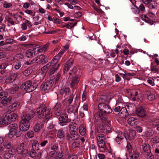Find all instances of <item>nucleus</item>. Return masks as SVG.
Masks as SVG:
<instances>
[{
	"label": "nucleus",
	"instance_id": "f257e3e1",
	"mask_svg": "<svg viewBox=\"0 0 159 159\" xmlns=\"http://www.w3.org/2000/svg\"><path fill=\"white\" fill-rule=\"evenodd\" d=\"M99 111L95 114L96 120L104 121L107 119V115L110 114L112 110L110 106L105 102H101L98 105Z\"/></svg>",
	"mask_w": 159,
	"mask_h": 159
},
{
	"label": "nucleus",
	"instance_id": "f03ea898",
	"mask_svg": "<svg viewBox=\"0 0 159 159\" xmlns=\"http://www.w3.org/2000/svg\"><path fill=\"white\" fill-rule=\"evenodd\" d=\"M36 113L39 118H43L44 121H47L52 116V113L49 110H47L44 105H40L36 109Z\"/></svg>",
	"mask_w": 159,
	"mask_h": 159
},
{
	"label": "nucleus",
	"instance_id": "7ed1b4c3",
	"mask_svg": "<svg viewBox=\"0 0 159 159\" xmlns=\"http://www.w3.org/2000/svg\"><path fill=\"white\" fill-rule=\"evenodd\" d=\"M37 86V84L35 83H32L30 81H27L23 83L21 86V88L27 92L30 93L34 90Z\"/></svg>",
	"mask_w": 159,
	"mask_h": 159
},
{
	"label": "nucleus",
	"instance_id": "20e7f679",
	"mask_svg": "<svg viewBox=\"0 0 159 159\" xmlns=\"http://www.w3.org/2000/svg\"><path fill=\"white\" fill-rule=\"evenodd\" d=\"M102 122L105 125L107 126L106 132L108 135L111 137H115L117 136L118 131L114 130L113 128L111 126L110 121L109 120L107 119V120Z\"/></svg>",
	"mask_w": 159,
	"mask_h": 159
},
{
	"label": "nucleus",
	"instance_id": "39448f33",
	"mask_svg": "<svg viewBox=\"0 0 159 159\" xmlns=\"http://www.w3.org/2000/svg\"><path fill=\"white\" fill-rule=\"evenodd\" d=\"M142 148L144 152L145 157L147 159H154V156L151 152L149 144H143L142 145Z\"/></svg>",
	"mask_w": 159,
	"mask_h": 159
},
{
	"label": "nucleus",
	"instance_id": "423d86ee",
	"mask_svg": "<svg viewBox=\"0 0 159 159\" xmlns=\"http://www.w3.org/2000/svg\"><path fill=\"white\" fill-rule=\"evenodd\" d=\"M59 60L58 59L56 56H55L50 62V65L52 66L49 71L51 75L54 74L58 70L60 65L59 63L57 62Z\"/></svg>",
	"mask_w": 159,
	"mask_h": 159
},
{
	"label": "nucleus",
	"instance_id": "0eeeda50",
	"mask_svg": "<svg viewBox=\"0 0 159 159\" xmlns=\"http://www.w3.org/2000/svg\"><path fill=\"white\" fill-rule=\"evenodd\" d=\"M79 135L75 131H71L69 134H67L66 140L69 142H71L74 140H76L79 138Z\"/></svg>",
	"mask_w": 159,
	"mask_h": 159
},
{
	"label": "nucleus",
	"instance_id": "6e6552de",
	"mask_svg": "<svg viewBox=\"0 0 159 159\" xmlns=\"http://www.w3.org/2000/svg\"><path fill=\"white\" fill-rule=\"evenodd\" d=\"M34 112L31 110L29 112L23 114L21 116V120L20 121L22 122L30 123L29 121L34 117Z\"/></svg>",
	"mask_w": 159,
	"mask_h": 159
},
{
	"label": "nucleus",
	"instance_id": "1a4fd4ad",
	"mask_svg": "<svg viewBox=\"0 0 159 159\" xmlns=\"http://www.w3.org/2000/svg\"><path fill=\"white\" fill-rule=\"evenodd\" d=\"M8 128L9 130V137L12 138L13 135H15L16 131L18 130V125L16 123L11 124L8 126Z\"/></svg>",
	"mask_w": 159,
	"mask_h": 159
},
{
	"label": "nucleus",
	"instance_id": "9d476101",
	"mask_svg": "<svg viewBox=\"0 0 159 159\" xmlns=\"http://www.w3.org/2000/svg\"><path fill=\"white\" fill-rule=\"evenodd\" d=\"M22 156L23 157L27 156L28 155L31 157L34 158L36 156V153L34 150H30L29 151L27 149H24L21 152Z\"/></svg>",
	"mask_w": 159,
	"mask_h": 159
},
{
	"label": "nucleus",
	"instance_id": "9b49d317",
	"mask_svg": "<svg viewBox=\"0 0 159 159\" xmlns=\"http://www.w3.org/2000/svg\"><path fill=\"white\" fill-rule=\"evenodd\" d=\"M136 115L141 118H144L146 116L147 112L142 106L136 108Z\"/></svg>",
	"mask_w": 159,
	"mask_h": 159
},
{
	"label": "nucleus",
	"instance_id": "f8f14e48",
	"mask_svg": "<svg viewBox=\"0 0 159 159\" xmlns=\"http://www.w3.org/2000/svg\"><path fill=\"white\" fill-rule=\"evenodd\" d=\"M54 83V82L52 80H48L43 85L42 89L46 92L52 88Z\"/></svg>",
	"mask_w": 159,
	"mask_h": 159
},
{
	"label": "nucleus",
	"instance_id": "ddd939ff",
	"mask_svg": "<svg viewBox=\"0 0 159 159\" xmlns=\"http://www.w3.org/2000/svg\"><path fill=\"white\" fill-rule=\"evenodd\" d=\"M36 65H43L48 61L46 57L43 55L41 54L37 57L35 58Z\"/></svg>",
	"mask_w": 159,
	"mask_h": 159
},
{
	"label": "nucleus",
	"instance_id": "4468645a",
	"mask_svg": "<svg viewBox=\"0 0 159 159\" xmlns=\"http://www.w3.org/2000/svg\"><path fill=\"white\" fill-rule=\"evenodd\" d=\"M60 124L61 125L63 126L66 124L67 123L70 121V119H69L68 115L66 114L62 115L59 118Z\"/></svg>",
	"mask_w": 159,
	"mask_h": 159
},
{
	"label": "nucleus",
	"instance_id": "2eb2a0df",
	"mask_svg": "<svg viewBox=\"0 0 159 159\" xmlns=\"http://www.w3.org/2000/svg\"><path fill=\"white\" fill-rule=\"evenodd\" d=\"M9 114L5 113L2 117L1 118L0 121L2 125H6L10 123V121Z\"/></svg>",
	"mask_w": 159,
	"mask_h": 159
},
{
	"label": "nucleus",
	"instance_id": "dca6fc26",
	"mask_svg": "<svg viewBox=\"0 0 159 159\" xmlns=\"http://www.w3.org/2000/svg\"><path fill=\"white\" fill-rule=\"evenodd\" d=\"M80 77V75H78L72 76L71 82L70 83V85L72 89L76 88L75 86L79 82Z\"/></svg>",
	"mask_w": 159,
	"mask_h": 159
},
{
	"label": "nucleus",
	"instance_id": "f3484780",
	"mask_svg": "<svg viewBox=\"0 0 159 159\" xmlns=\"http://www.w3.org/2000/svg\"><path fill=\"white\" fill-rule=\"evenodd\" d=\"M71 93L70 88L66 85L63 86L61 89L60 94L61 95H68Z\"/></svg>",
	"mask_w": 159,
	"mask_h": 159
},
{
	"label": "nucleus",
	"instance_id": "a211bd4d",
	"mask_svg": "<svg viewBox=\"0 0 159 159\" xmlns=\"http://www.w3.org/2000/svg\"><path fill=\"white\" fill-rule=\"evenodd\" d=\"M124 135V137L125 139L129 140L133 139L136 135L135 130H130L129 133H123Z\"/></svg>",
	"mask_w": 159,
	"mask_h": 159
},
{
	"label": "nucleus",
	"instance_id": "6ab92c4d",
	"mask_svg": "<svg viewBox=\"0 0 159 159\" xmlns=\"http://www.w3.org/2000/svg\"><path fill=\"white\" fill-rule=\"evenodd\" d=\"M115 140L118 144H121L123 143V139L124 137V135L123 133L121 131L118 132V134L116 136Z\"/></svg>",
	"mask_w": 159,
	"mask_h": 159
},
{
	"label": "nucleus",
	"instance_id": "aec40b11",
	"mask_svg": "<svg viewBox=\"0 0 159 159\" xmlns=\"http://www.w3.org/2000/svg\"><path fill=\"white\" fill-rule=\"evenodd\" d=\"M17 74L16 73H11L6 80L5 82L6 84H9L12 83L14 81L17 76Z\"/></svg>",
	"mask_w": 159,
	"mask_h": 159
},
{
	"label": "nucleus",
	"instance_id": "412c9836",
	"mask_svg": "<svg viewBox=\"0 0 159 159\" xmlns=\"http://www.w3.org/2000/svg\"><path fill=\"white\" fill-rule=\"evenodd\" d=\"M28 143L26 141H24L19 145L16 148V151L18 154H20L22 151L27 145Z\"/></svg>",
	"mask_w": 159,
	"mask_h": 159
},
{
	"label": "nucleus",
	"instance_id": "4be33fe9",
	"mask_svg": "<svg viewBox=\"0 0 159 159\" xmlns=\"http://www.w3.org/2000/svg\"><path fill=\"white\" fill-rule=\"evenodd\" d=\"M30 125V123L22 122L20 121L19 126L20 129L23 131H26L29 129Z\"/></svg>",
	"mask_w": 159,
	"mask_h": 159
},
{
	"label": "nucleus",
	"instance_id": "5701e85b",
	"mask_svg": "<svg viewBox=\"0 0 159 159\" xmlns=\"http://www.w3.org/2000/svg\"><path fill=\"white\" fill-rule=\"evenodd\" d=\"M150 127L154 128L157 126H159V119H152L150 120L148 122Z\"/></svg>",
	"mask_w": 159,
	"mask_h": 159
},
{
	"label": "nucleus",
	"instance_id": "b1692460",
	"mask_svg": "<svg viewBox=\"0 0 159 159\" xmlns=\"http://www.w3.org/2000/svg\"><path fill=\"white\" fill-rule=\"evenodd\" d=\"M55 72H56L54 74L52 75H51L49 72V74L50 78L52 79L51 80H53L55 84H56L60 80L61 74L59 73H55Z\"/></svg>",
	"mask_w": 159,
	"mask_h": 159
},
{
	"label": "nucleus",
	"instance_id": "393cba45",
	"mask_svg": "<svg viewBox=\"0 0 159 159\" xmlns=\"http://www.w3.org/2000/svg\"><path fill=\"white\" fill-rule=\"evenodd\" d=\"M105 129L103 124L101 123L97 125L96 128V131L98 134L104 133H105Z\"/></svg>",
	"mask_w": 159,
	"mask_h": 159
},
{
	"label": "nucleus",
	"instance_id": "a878e982",
	"mask_svg": "<svg viewBox=\"0 0 159 159\" xmlns=\"http://www.w3.org/2000/svg\"><path fill=\"white\" fill-rule=\"evenodd\" d=\"M61 104L60 102H57L54 107V112L57 116H59L61 113Z\"/></svg>",
	"mask_w": 159,
	"mask_h": 159
},
{
	"label": "nucleus",
	"instance_id": "bb28decb",
	"mask_svg": "<svg viewBox=\"0 0 159 159\" xmlns=\"http://www.w3.org/2000/svg\"><path fill=\"white\" fill-rule=\"evenodd\" d=\"M125 107L128 115L133 113L135 108V106L133 103L128 104Z\"/></svg>",
	"mask_w": 159,
	"mask_h": 159
},
{
	"label": "nucleus",
	"instance_id": "cd10ccee",
	"mask_svg": "<svg viewBox=\"0 0 159 159\" xmlns=\"http://www.w3.org/2000/svg\"><path fill=\"white\" fill-rule=\"evenodd\" d=\"M35 55L34 51L31 50V49H29L27 50L25 53V56L28 58H32Z\"/></svg>",
	"mask_w": 159,
	"mask_h": 159
},
{
	"label": "nucleus",
	"instance_id": "c85d7f7f",
	"mask_svg": "<svg viewBox=\"0 0 159 159\" xmlns=\"http://www.w3.org/2000/svg\"><path fill=\"white\" fill-rule=\"evenodd\" d=\"M79 130L80 134L81 135H84L86 131V126L84 124H81L79 127Z\"/></svg>",
	"mask_w": 159,
	"mask_h": 159
},
{
	"label": "nucleus",
	"instance_id": "c756f323",
	"mask_svg": "<svg viewBox=\"0 0 159 159\" xmlns=\"http://www.w3.org/2000/svg\"><path fill=\"white\" fill-rule=\"evenodd\" d=\"M74 98V95L72 94L68 98L64 100L63 101V104L65 106L66 105V102L69 104H70L72 102Z\"/></svg>",
	"mask_w": 159,
	"mask_h": 159
},
{
	"label": "nucleus",
	"instance_id": "7c9ffc66",
	"mask_svg": "<svg viewBox=\"0 0 159 159\" xmlns=\"http://www.w3.org/2000/svg\"><path fill=\"white\" fill-rule=\"evenodd\" d=\"M12 98V97L11 96H9L8 97L7 96L1 101V103L2 105H5L10 103Z\"/></svg>",
	"mask_w": 159,
	"mask_h": 159
},
{
	"label": "nucleus",
	"instance_id": "2f4dec72",
	"mask_svg": "<svg viewBox=\"0 0 159 159\" xmlns=\"http://www.w3.org/2000/svg\"><path fill=\"white\" fill-rule=\"evenodd\" d=\"M43 126V125L41 123H38L35 125L34 127V131L36 132H39L41 129H42Z\"/></svg>",
	"mask_w": 159,
	"mask_h": 159
},
{
	"label": "nucleus",
	"instance_id": "473e14b6",
	"mask_svg": "<svg viewBox=\"0 0 159 159\" xmlns=\"http://www.w3.org/2000/svg\"><path fill=\"white\" fill-rule=\"evenodd\" d=\"M97 144L99 148H104V149H106V143L104 140H103L101 139L97 140Z\"/></svg>",
	"mask_w": 159,
	"mask_h": 159
},
{
	"label": "nucleus",
	"instance_id": "72a5a7b5",
	"mask_svg": "<svg viewBox=\"0 0 159 159\" xmlns=\"http://www.w3.org/2000/svg\"><path fill=\"white\" fill-rule=\"evenodd\" d=\"M9 114V116L10 121H14L17 120L18 115L17 113L13 112Z\"/></svg>",
	"mask_w": 159,
	"mask_h": 159
},
{
	"label": "nucleus",
	"instance_id": "f704fd0d",
	"mask_svg": "<svg viewBox=\"0 0 159 159\" xmlns=\"http://www.w3.org/2000/svg\"><path fill=\"white\" fill-rule=\"evenodd\" d=\"M24 58L23 55L21 54H18L16 55L13 57V59L16 60L17 61H20V62L21 61H22Z\"/></svg>",
	"mask_w": 159,
	"mask_h": 159
},
{
	"label": "nucleus",
	"instance_id": "c9c22d12",
	"mask_svg": "<svg viewBox=\"0 0 159 159\" xmlns=\"http://www.w3.org/2000/svg\"><path fill=\"white\" fill-rule=\"evenodd\" d=\"M65 133L63 130L60 129L58 130L57 133V136L60 139H61L65 137Z\"/></svg>",
	"mask_w": 159,
	"mask_h": 159
},
{
	"label": "nucleus",
	"instance_id": "e433bc0d",
	"mask_svg": "<svg viewBox=\"0 0 159 159\" xmlns=\"http://www.w3.org/2000/svg\"><path fill=\"white\" fill-rule=\"evenodd\" d=\"M99 100L102 101L101 102H109L110 99L107 95H101L100 97Z\"/></svg>",
	"mask_w": 159,
	"mask_h": 159
},
{
	"label": "nucleus",
	"instance_id": "4c0bfd02",
	"mask_svg": "<svg viewBox=\"0 0 159 159\" xmlns=\"http://www.w3.org/2000/svg\"><path fill=\"white\" fill-rule=\"evenodd\" d=\"M143 20L148 23L152 25L153 24V20H152L148 17L146 15H144L142 17Z\"/></svg>",
	"mask_w": 159,
	"mask_h": 159
},
{
	"label": "nucleus",
	"instance_id": "58836bf2",
	"mask_svg": "<svg viewBox=\"0 0 159 159\" xmlns=\"http://www.w3.org/2000/svg\"><path fill=\"white\" fill-rule=\"evenodd\" d=\"M136 119L134 117H130L127 120L128 123L130 125L133 126L136 122Z\"/></svg>",
	"mask_w": 159,
	"mask_h": 159
},
{
	"label": "nucleus",
	"instance_id": "ea45409f",
	"mask_svg": "<svg viewBox=\"0 0 159 159\" xmlns=\"http://www.w3.org/2000/svg\"><path fill=\"white\" fill-rule=\"evenodd\" d=\"M32 70L30 68H28L24 70L22 72L24 76L27 77L32 73Z\"/></svg>",
	"mask_w": 159,
	"mask_h": 159
},
{
	"label": "nucleus",
	"instance_id": "a19ab883",
	"mask_svg": "<svg viewBox=\"0 0 159 159\" xmlns=\"http://www.w3.org/2000/svg\"><path fill=\"white\" fill-rule=\"evenodd\" d=\"M69 128L71 131H75L74 130L77 129L78 126L77 124L75 122H71L69 125Z\"/></svg>",
	"mask_w": 159,
	"mask_h": 159
},
{
	"label": "nucleus",
	"instance_id": "79ce46f5",
	"mask_svg": "<svg viewBox=\"0 0 159 159\" xmlns=\"http://www.w3.org/2000/svg\"><path fill=\"white\" fill-rule=\"evenodd\" d=\"M74 104L72 105H70L68 106L66 109V112L68 114H71L74 111Z\"/></svg>",
	"mask_w": 159,
	"mask_h": 159
},
{
	"label": "nucleus",
	"instance_id": "37998d69",
	"mask_svg": "<svg viewBox=\"0 0 159 159\" xmlns=\"http://www.w3.org/2000/svg\"><path fill=\"white\" fill-rule=\"evenodd\" d=\"M119 113L123 114V117L126 116L128 115V114L127 113L126 107H121Z\"/></svg>",
	"mask_w": 159,
	"mask_h": 159
},
{
	"label": "nucleus",
	"instance_id": "c03bdc74",
	"mask_svg": "<svg viewBox=\"0 0 159 159\" xmlns=\"http://www.w3.org/2000/svg\"><path fill=\"white\" fill-rule=\"evenodd\" d=\"M19 87L18 86L11 88L9 89V93L11 94H14L19 90Z\"/></svg>",
	"mask_w": 159,
	"mask_h": 159
},
{
	"label": "nucleus",
	"instance_id": "a18cd8bd",
	"mask_svg": "<svg viewBox=\"0 0 159 159\" xmlns=\"http://www.w3.org/2000/svg\"><path fill=\"white\" fill-rule=\"evenodd\" d=\"M32 146L33 149L31 150H34L35 151V150H39V143L37 141H34L33 143Z\"/></svg>",
	"mask_w": 159,
	"mask_h": 159
},
{
	"label": "nucleus",
	"instance_id": "49530a36",
	"mask_svg": "<svg viewBox=\"0 0 159 159\" xmlns=\"http://www.w3.org/2000/svg\"><path fill=\"white\" fill-rule=\"evenodd\" d=\"M48 47V45L47 44H46L42 47H41L39 48V49L37 50V51L39 53L42 52L43 51L45 52Z\"/></svg>",
	"mask_w": 159,
	"mask_h": 159
},
{
	"label": "nucleus",
	"instance_id": "de8ad7c7",
	"mask_svg": "<svg viewBox=\"0 0 159 159\" xmlns=\"http://www.w3.org/2000/svg\"><path fill=\"white\" fill-rule=\"evenodd\" d=\"M151 71L155 73H158L159 72V69L157 68V66H153L152 64L151 66Z\"/></svg>",
	"mask_w": 159,
	"mask_h": 159
},
{
	"label": "nucleus",
	"instance_id": "09e8293b",
	"mask_svg": "<svg viewBox=\"0 0 159 159\" xmlns=\"http://www.w3.org/2000/svg\"><path fill=\"white\" fill-rule=\"evenodd\" d=\"M59 148L58 144L57 143L54 144H51V149L53 151H57Z\"/></svg>",
	"mask_w": 159,
	"mask_h": 159
},
{
	"label": "nucleus",
	"instance_id": "8fccbe9b",
	"mask_svg": "<svg viewBox=\"0 0 159 159\" xmlns=\"http://www.w3.org/2000/svg\"><path fill=\"white\" fill-rule=\"evenodd\" d=\"M3 145L6 148L10 149L11 148V143L7 141H5L3 143Z\"/></svg>",
	"mask_w": 159,
	"mask_h": 159
},
{
	"label": "nucleus",
	"instance_id": "3c124183",
	"mask_svg": "<svg viewBox=\"0 0 159 159\" xmlns=\"http://www.w3.org/2000/svg\"><path fill=\"white\" fill-rule=\"evenodd\" d=\"M74 63V59L72 58H70L66 62L65 64L68 66L70 68L73 66Z\"/></svg>",
	"mask_w": 159,
	"mask_h": 159
},
{
	"label": "nucleus",
	"instance_id": "603ef678",
	"mask_svg": "<svg viewBox=\"0 0 159 159\" xmlns=\"http://www.w3.org/2000/svg\"><path fill=\"white\" fill-rule=\"evenodd\" d=\"M135 75V74L134 73H125V75L124 78V80H129L130 79V76H134Z\"/></svg>",
	"mask_w": 159,
	"mask_h": 159
},
{
	"label": "nucleus",
	"instance_id": "864d4df0",
	"mask_svg": "<svg viewBox=\"0 0 159 159\" xmlns=\"http://www.w3.org/2000/svg\"><path fill=\"white\" fill-rule=\"evenodd\" d=\"M139 156V153L134 152L133 154L130 155V159H138Z\"/></svg>",
	"mask_w": 159,
	"mask_h": 159
},
{
	"label": "nucleus",
	"instance_id": "5fc2aeb1",
	"mask_svg": "<svg viewBox=\"0 0 159 159\" xmlns=\"http://www.w3.org/2000/svg\"><path fill=\"white\" fill-rule=\"evenodd\" d=\"M15 40L11 39L9 38L6 39L5 44H12L15 42Z\"/></svg>",
	"mask_w": 159,
	"mask_h": 159
},
{
	"label": "nucleus",
	"instance_id": "6e6d98bb",
	"mask_svg": "<svg viewBox=\"0 0 159 159\" xmlns=\"http://www.w3.org/2000/svg\"><path fill=\"white\" fill-rule=\"evenodd\" d=\"M80 142L78 141L73 142L72 144V147L74 148L79 147L80 145Z\"/></svg>",
	"mask_w": 159,
	"mask_h": 159
},
{
	"label": "nucleus",
	"instance_id": "4d7b16f0",
	"mask_svg": "<svg viewBox=\"0 0 159 159\" xmlns=\"http://www.w3.org/2000/svg\"><path fill=\"white\" fill-rule=\"evenodd\" d=\"M76 68L75 67H74L70 71L69 73V75H73V76L76 75Z\"/></svg>",
	"mask_w": 159,
	"mask_h": 159
},
{
	"label": "nucleus",
	"instance_id": "13d9d810",
	"mask_svg": "<svg viewBox=\"0 0 159 159\" xmlns=\"http://www.w3.org/2000/svg\"><path fill=\"white\" fill-rule=\"evenodd\" d=\"M134 6L138 9H139L141 11H145V7L143 3H141L139 7L136 6V5H134Z\"/></svg>",
	"mask_w": 159,
	"mask_h": 159
},
{
	"label": "nucleus",
	"instance_id": "bf43d9fd",
	"mask_svg": "<svg viewBox=\"0 0 159 159\" xmlns=\"http://www.w3.org/2000/svg\"><path fill=\"white\" fill-rule=\"evenodd\" d=\"M105 137L104 135L102 133L99 134L97 135V140H99L100 139H101L103 140H104L105 139Z\"/></svg>",
	"mask_w": 159,
	"mask_h": 159
},
{
	"label": "nucleus",
	"instance_id": "052dcab7",
	"mask_svg": "<svg viewBox=\"0 0 159 159\" xmlns=\"http://www.w3.org/2000/svg\"><path fill=\"white\" fill-rule=\"evenodd\" d=\"M5 19L11 25H15L14 21L9 16H7L6 18Z\"/></svg>",
	"mask_w": 159,
	"mask_h": 159
},
{
	"label": "nucleus",
	"instance_id": "680f3d73",
	"mask_svg": "<svg viewBox=\"0 0 159 159\" xmlns=\"http://www.w3.org/2000/svg\"><path fill=\"white\" fill-rule=\"evenodd\" d=\"M7 96V93L5 91H2V92L0 93V100L4 98Z\"/></svg>",
	"mask_w": 159,
	"mask_h": 159
},
{
	"label": "nucleus",
	"instance_id": "e2e57ef3",
	"mask_svg": "<svg viewBox=\"0 0 159 159\" xmlns=\"http://www.w3.org/2000/svg\"><path fill=\"white\" fill-rule=\"evenodd\" d=\"M154 134V131L151 130L147 131L145 133V135L147 137H151Z\"/></svg>",
	"mask_w": 159,
	"mask_h": 159
},
{
	"label": "nucleus",
	"instance_id": "0e129e2a",
	"mask_svg": "<svg viewBox=\"0 0 159 159\" xmlns=\"http://www.w3.org/2000/svg\"><path fill=\"white\" fill-rule=\"evenodd\" d=\"M34 63L36 64V61L35 58L33 59L30 61H27L25 63V64L26 65H32Z\"/></svg>",
	"mask_w": 159,
	"mask_h": 159
},
{
	"label": "nucleus",
	"instance_id": "69168bd1",
	"mask_svg": "<svg viewBox=\"0 0 159 159\" xmlns=\"http://www.w3.org/2000/svg\"><path fill=\"white\" fill-rule=\"evenodd\" d=\"M65 52V50H62L57 54V55L56 56H55L57 58V59H58L59 60L60 58V57L63 55Z\"/></svg>",
	"mask_w": 159,
	"mask_h": 159
},
{
	"label": "nucleus",
	"instance_id": "338daca9",
	"mask_svg": "<svg viewBox=\"0 0 159 159\" xmlns=\"http://www.w3.org/2000/svg\"><path fill=\"white\" fill-rule=\"evenodd\" d=\"M12 4L11 3H8L5 2L3 4V7L5 8H9L12 6Z\"/></svg>",
	"mask_w": 159,
	"mask_h": 159
},
{
	"label": "nucleus",
	"instance_id": "774afa93",
	"mask_svg": "<svg viewBox=\"0 0 159 159\" xmlns=\"http://www.w3.org/2000/svg\"><path fill=\"white\" fill-rule=\"evenodd\" d=\"M152 141L154 143H159V137L158 136H154L152 139Z\"/></svg>",
	"mask_w": 159,
	"mask_h": 159
}]
</instances>
